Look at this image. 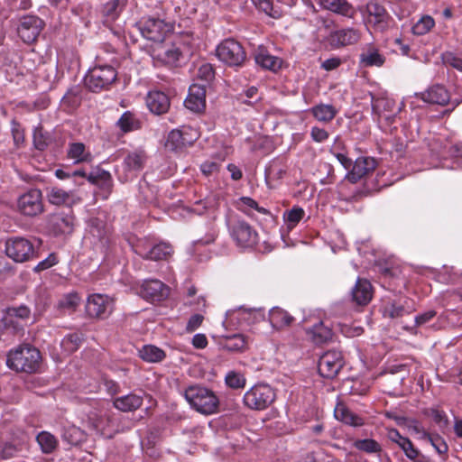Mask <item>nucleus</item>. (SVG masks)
Here are the masks:
<instances>
[{
  "mask_svg": "<svg viewBox=\"0 0 462 462\" xmlns=\"http://www.w3.org/2000/svg\"><path fill=\"white\" fill-rule=\"evenodd\" d=\"M41 363L42 356L40 351L29 344L19 346L14 350H11L6 360L9 368L16 372L28 374L37 372Z\"/></svg>",
  "mask_w": 462,
  "mask_h": 462,
  "instance_id": "1",
  "label": "nucleus"
},
{
  "mask_svg": "<svg viewBox=\"0 0 462 462\" xmlns=\"http://www.w3.org/2000/svg\"><path fill=\"white\" fill-rule=\"evenodd\" d=\"M185 399L190 406L204 415L217 412L219 399L213 391L199 385H191L185 390Z\"/></svg>",
  "mask_w": 462,
  "mask_h": 462,
  "instance_id": "2",
  "label": "nucleus"
},
{
  "mask_svg": "<svg viewBox=\"0 0 462 462\" xmlns=\"http://www.w3.org/2000/svg\"><path fill=\"white\" fill-rule=\"evenodd\" d=\"M137 26L142 35L147 40L154 42L155 44L166 40L168 34L174 30L172 23L152 16L142 18Z\"/></svg>",
  "mask_w": 462,
  "mask_h": 462,
  "instance_id": "3",
  "label": "nucleus"
},
{
  "mask_svg": "<svg viewBox=\"0 0 462 462\" xmlns=\"http://www.w3.org/2000/svg\"><path fill=\"white\" fill-rule=\"evenodd\" d=\"M116 69L109 65L96 66L85 77V86L92 92L107 89L116 79Z\"/></svg>",
  "mask_w": 462,
  "mask_h": 462,
  "instance_id": "4",
  "label": "nucleus"
},
{
  "mask_svg": "<svg viewBox=\"0 0 462 462\" xmlns=\"http://www.w3.org/2000/svg\"><path fill=\"white\" fill-rule=\"evenodd\" d=\"M217 58L230 67H241L246 60L243 46L232 38L222 41L217 47Z\"/></svg>",
  "mask_w": 462,
  "mask_h": 462,
  "instance_id": "5",
  "label": "nucleus"
},
{
  "mask_svg": "<svg viewBox=\"0 0 462 462\" xmlns=\"http://www.w3.org/2000/svg\"><path fill=\"white\" fill-rule=\"evenodd\" d=\"M5 251L6 255L15 263H25L36 257L33 244L22 236L8 238Z\"/></svg>",
  "mask_w": 462,
  "mask_h": 462,
  "instance_id": "6",
  "label": "nucleus"
},
{
  "mask_svg": "<svg viewBox=\"0 0 462 462\" xmlns=\"http://www.w3.org/2000/svg\"><path fill=\"white\" fill-rule=\"evenodd\" d=\"M275 399L273 390L267 384H255L244 395V403L251 410L266 409Z\"/></svg>",
  "mask_w": 462,
  "mask_h": 462,
  "instance_id": "7",
  "label": "nucleus"
},
{
  "mask_svg": "<svg viewBox=\"0 0 462 462\" xmlns=\"http://www.w3.org/2000/svg\"><path fill=\"white\" fill-rule=\"evenodd\" d=\"M85 310L88 318L105 319L114 310V300L106 294H91L87 299Z\"/></svg>",
  "mask_w": 462,
  "mask_h": 462,
  "instance_id": "8",
  "label": "nucleus"
},
{
  "mask_svg": "<svg viewBox=\"0 0 462 462\" xmlns=\"http://www.w3.org/2000/svg\"><path fill=\"white\" fill-rule=\"evenodd\" d=\"M360 39L361 32L359 30L347 27L330 31L325 37L324 42L330 49L337 50L356 44Z\"/></svg>",
  "mask_w": 462,
  "mask_h": 462,
  "instance_id": "9",
  "label": "nucleus"
},
{
  "mask_svg": "<svg viewBox=\"0 0 462 462\" xmlns=\"http://www.w3.org/2000/svg\"><path fill=\"white\" fill-rule=\"evenodd\" d=\"M134 253L145 260H166L172 253V246L167 243L152 245L147 240H139L134 247Z\"/></svg>",
  "mask_w": 462,
  "mask_h": 462,
  "instance_id": "10",
  "label": "nucleus"
},
{
  "mask_svg": "<svg viewBox=\"0 0 462 462\" xmlns=\"http://www.w3.org/2000/svg\"><path fill=\"white\" fill-rule=\"evenodd\" d=\"M152 56L153 60L166 66H177L178 61L182 56L180 46L173 42L164 40L154 44L152 49Z\"/></svg>",
  "mask_w": 462,
  "mask_h": 462,
  "instance_id": "11",
  "label": "nucleus"
},
{
  "mask_svg": "<svg viewBox=\"0 0 462 462\" xmlns=\"http://www.w3.org/2000/svg\"><path fill=\"white\" fill-rule=\"evenodd\" d=\"M343 365L342 353L337 350H328L320 356L318 370L322 377L332 379L337 375Z\"/></svg>",
  "mask_w": 462,
  "mask_h": 462,
  "instance_id": "12",
  "label": "nucleus"
},
{
  "mask_svg": "<svg viewBox=\"0 0 462 462\" xmlns=\"http://www.w3.org/2000/svg\"><path fill=\"white\" fill-rule=\"evenodd\" d=\"M20 213L27 217H36L43 212L42 194L38 189H32L21 195L17 201Z\"/></svg>",
  "mask_w": 462,
  "mask_h": 462,
  "instance_id": "13",
  "label": "nucleus"
},
{
  "mask_svg": "<svg viewBox=\"0 0 462 462\" xmlns=\"http://www.w3.org/2000/svg\"><path fill=\"white\" fill-rule=\"evenodd\" d=\"M47 227L55 236L71 234L74 228V217L70 213H52L48 216Z\"/></svg>",
  "mask_w": 462,
  "mask_h": 462,
  "instance_id": "14",
  "label": "nucleus"
},
{
  "mask_svg": "<svg viewBox=\"0 0 462 462\" xmlns=\"http://www.w3.org/2000/svg\"><path fill=\"white\" fill-rule=\"evenodd\" d=\"M42 28L43 22L39 17L26 15L21 18L17 32L25 43H32L38 38Z\"/></svg>",
  "mask_w": 462,
  "mask_h": 462,
  "instance_id": "15",
  "label": "nucleus"
},
{
  "mask_svg": "<svg viewBox=\"0 0 462 462\" xmlns=\"http://www.w3.org/2000/svg\"><path fill=\"white\" fill-rule=\"evenodd\" d=\"M366 11L367 23L372 25L374 30L384 32L390 27L392 18L383 5L371 2L367 4Z\"/></svg>",
  "mask_w": 462,
  "mask_h": 462,
  "instance_id": "16",
  "label": "nucleus"
},
{
  "mask_svg": "<svg viewBox=\"0 0 462 462\" xmlns=\"http://www.w3.org/2000/svg\"><path fill=\"white\" fill-rule=\"evenodd\" d=\"M231 236L242 246H252L256 244L257 233L247 222L237 220L232 224Z\"/></svg>",
  "mask_w": 462,
  "mask_h": 462,
  "instance_id": "17",
  "label": "nucleus"
},
{
  "mask_svg": "<svg viewBox=\"0 0 462 462\" xmlns=\"http://www.w3.org/2000/svg\"><path fill=\"white\" fill-rule=\"evenodd\" d=\"M139 294L150 301H162L168 297L169 288L159 280L144 281Z\"/></svg>",
  "mask_w": 462,
  "mask_h": 462,
  "instance_id": "18",
  "label": "nucleus"
},
{
  "mask_svg": "<svg viewBox=\"0 0 462 462\" xmlns=\"http://www.w3.org/2000/svg\"><path fill=\"white\" fill-rule=\"evenodd\" d=\"M376 167V162L372 157H358L346 178L352 183H356L363 177L369 174Z\"/></svg>",
  "mask_w": 462,
  "mask_h": 462,
  "instance_id": "19",
  "label": "nucleus"
},
{
  "mask_svg": "<svg viewBox=\"0 0 462 462\" xmlns=\"http://www.w3.org/2000/svg\"><path fill=\"white\" fill-rule=\"evenodd\" d=\"M185 106L190 111L199 113L206 107V88L204 86L193 84L189 87V95L184 101Z\"/></svg>",
  "mask_w": 462,
  "mask_h": 462,
  "instance_id": "20",
  "label": "nucleus"
},
{
  "mask_svg": "<svg viewBox=\"0 0 462 462\" xmlns=\"http://www.w3.org/2000/svg\"><path fill=\"white\" fill-rule=\"evenodd\" d=\"M416 96L426 103L440 106L447 105L450 98L448 91L441 85H434L424 92L417 93Z\"/></svg>",
  "mask_w": 462,
  "mask_h": 462,
  "instance_id": "21",
  "label": "nucleus"
},
{
  "mask_svg": "<svg viewBox=\"0 0 462 462\" xmlns=\"http://www.w3.org/2000/svg\"><path fill=\"white\" fill-rule=\"evenodd\" d=\"M47 199L48 201L56 206H69L76 204L79 201V198L72 191H66L58 187H51L47 189Z\"/></svg>",
  "mask_w": 462,
  "mask_h": 462,
  "instance_id": "22",
  "label": "nucleus"
},
{
  "mask_svg": "<svg viewBox=\"0 0 462 462\" xmlns=\"http://www.w3.org/2000/svg\"><path fill=\"white\" fill-rule=\"evenodd\" d=\"M146 104L151 112L156 115L166 113L170 108V98L162 91H150Z\"/></svg>",
  "mask_w": 462,
  "mask_h": 462,
  "instance_id": "23",
  "label": "nucleus"
},
{
  "mask_svg": "<svg viewBox=\"0 0 462 462\" xmlns=\"http://www.w3.org/2000/svg\"><path fill=\"white\" fill-rule=\"evenodd\" d=\"M219 346L227 352L244 353L248 349V338L243 334H233L224 337Z\"/></svg>",
  "mask_w": 462,
  "mask_h": 462,
  "instance_id": "24",
  "label": "nucleus"
},
{
  "mask_svg": "<svg viewBox=\"0 0 462 462\" xmlns=\"http://www.w3.org/2000/svg\"><path fill=\"white\" fill-rule=\"evenodd\" d=\"M335 418L353 427H361L365 424L362 417L350 411L344 403L338 402L334 409Z\"/></svg>",
  "mask_w": 462,
  "mask_h": 462,
  "instance_id": "25",
  "label": "nucleus"
},
{
  "mask_svg": "<svg viewBox=\"0 0 462 462\" xmlns=\"http://www.w3.org/2000/svg\"><path fill=\"white\" fill-rule=\"evenodd\" d=\"M143 396L135 393H129L113 400L114 407L123 412L134 411L143 405Z\"/></svg>",
  "mask_w": 462,
  "mask_h": 462,
  "instance_id": "26",
  "label": "nucleus"
},
{
  "mask_svg": "<svg viewBox=\"0 0 462 462\" xmlns=\"http://www.w3.org/2000/svg\"><path fill=\"white\" fill-rule=\"evenodd\" d=\"M88 228L90 235L97 240L100 248L106 249L109 237L105 222L97 217H92L88 220Z\"/></svg>",
  "mask_w": 462,
  "mask_h": 462,
  "instance_id": "27",
  "label": "nucleus"
},
{
  "mask_svg": "<svg viewBox=\"0 0 462 462\" xmlns=\"http://www.w3.org/2000/svg\"><path fill=\"white\" fill-rule=\"evenodd\" d=\"M385 57L374 46L369 45L359 55V64L362 67H382Z\"/></svg>",
  "mask_w": 462,
  "mask_h": 462,
  "instance_id": "28",
  "label": "nucleus"
},
{
  "mask_svg": "<svg viewBox=\"0 0 462 462\" xmlns=\"http://www.w3.org/2000/svg\"><path fill=\"white\" fill-rule=\"evenodd\" d=\"M353 300L359 305H366L372 299V285L365 279H357L352 291Z\"/></svg>",
  "mask_w": 462,
  "mask_h": 462,
  "instance_id": "29",
  "label": "nucleus"
},
{
  "mask_svg": "<svg viewBox=\"0 0 462 462\" xmlns=\"http://www.w3.org/2000/svg\"><path fill=\"white\" fill-rule=\"evenodd\" d=\"M319 4L324 9L346 17H353L356 13L354 7L346 0H319Z\"/></svg>",
  "mask_w": 462,
  "mask_h": 462,
  "instance_id": "30",
  "label": "nucleus"
},
{
  "mask_svg": "<svg viewBox=\"0 0 462 462\" xmlns=\"http://www.w3.org/2000/svg\"><path fill=\"white\" fill-rule=\"evenodd\" d=\"M127 0H107L102 6L101 13L106 21H115L123 12Z\"/></svg>",
  "mask_w": 462,
  "mask_h": 462,
  "instance_id": "31",
  "label": "nucleus"
},
{
  "mask_svg": "<svg viewBox=\"0 0 462 462\" xmlns=\"http://www.w3.org/2000/svg\"><path fill=\"white\" fill-rule=\"evenodd\" d=\"M312 116L319 122L328 123L337 114L336 107L329 104H319L311 108Z\"/></svg>",
  "mask_w": 462,
  "mask_h": 462,
  "instance_id": "32",
  "label": "nucleus"
},
{
  "mask_svg": "<svg viewBox=\"0 0 462 462\" xmlns=\"http://www.w3.org/2000/svg\"><path fill=\"white\" fill-rule=\"evenodd\" d=\"M399 424L403 425L410 434L414 435L420 440H425L429 435L421 423L415 419L401 418Z\"/></svg>",
  "mask_w": 462,
  "mask_h": 462,
  "instance_id": "33",
  "label": "nucleus"
},
{
  "mask_svg": "<svg viewBox=\"0 0 462 462\" xmlns=\"http://www.w3.org/2000/svg\"><path fill=\"white\" fill-rule=\"evenodd\" d=\"M146 159L147 156L143 151H134L127 154L124 162L128 171H141Z\"/></svg>",
  "mask_w": 462,
  "mask_h": 462,
  "instance_id": "34",
  "label": "nucleus"
},
{
  "mask_svg": "<svg viewBox=\"0 0 462 462\" xmlns=\"http://www.w3.org/2000/svg\"><path fill=\"white\" fill-rule=\"evenodd\" d=\"M255 62L261 67L272 70H275L281 67V60L268 54L264 50H259L255 54Z\"/></svg>",
  "mask_w": 462,
  "mask_h": 462,
  "instance_id": "35",
  "label": "nucleus"
},
{
  "mask_svg": "<svg viewBox=\"0 0 462 462\" xmlns=\"http://www.w3.org/2000/svg\"><path fill=\"white\" fill-rule=\"evenodd\" d=\"M139 353L143 360L151 363L160 362L165 357L162 349L152 345L144 346Z\"/></svg>",
  "mask_w": 462,
  "mask_h": 462,
  "instance_id": "36",
  "label": "nucleus"
},
{
  "mask_svg": "<svg viewBox=\"0 0 462 462\" xmlns=\"http://www.w3.org/2000/svg\"><path fill=\"white\" fill-rule=\"evenodd\" d=\"M435 26V20L428 14L422 15L411 27L414 35H425Z\"/></svg>",
  "mask_w": 462,
  "mask_h": 462,
  "instance_id": "37",
  "label": "nucleus"
},
{
  "mask_svg": "<svg viewBox=\"0 0 462 462\" xmlns=\"http://www.w3.org/2000/svg\"><path fill=\"white\" fill-rule=\"evenodd\" d=\"M86 147L83 143H72L69 144L68 156L76 161V162H89L91 154L86 152Z\"/></svg>",
  "mask_w": 462,
  "mask_h": 462,
  "instance_id": "38",
  "label": "nucleus"
},
{
  "mask_svg": "<svg viewBox=\"0 0 462 462\" xmlns=\"http://www.w3.org/2000/svg\"><path fill=\"white\" fill-rule=\"evenodd\" d=\"M116 125L124 133L131 132L141 127L139 120L129 111L125 112L121 116Z\"/></svg>",
  "mask_w": 462,
  "mask_h": 462,
  "instance_id": "39",
  "label": "nucleus"
},
{
  "mask_svg": "<svg viewBox=\"0 0 462 462\" xmlns=\"http://www.w3.org/2000/svg\"><path fill=\"white\" fill-rule=\"evenodd\" d=\"M80 302V297L77 292L64 295L58 302V309L64 311L74 312Z\"/></svg>",
  "mask_w": 462,
  "mask_h": 462,
  "instance_id": "40",
  "label": "nucleus"
},
{
  "mask_svg": "<svg viewBox=\"0 0 462 462\" xmlns=\"http://www.w3.org/2000/svg\"><path fill=\"white\" fill-rule=\"evenodd\" d=\"M183 129H175L170 132L165 143L167 149L171 151H179L185 148L183 142Z\"/></svg>",
  "mask_w": 462,
  "mask_h": 462,
  "instance_id": "41",
  "label": "nucleus"
},
{
  "mask_svg": "<svg viewBox=\"0 0 462 462\" xmlns=\"http://www.w3.org/2000/svg\"><path fill=\"white\" fill-rule=\"evenodd\" d=\"M332 336L331 328L325 326L323 322H319L312 328V338L317 344H322L330 340Z\"/></svg>",
  "mask_w": 462,
  "mask_h": 462,
  "instance_id": "42",
  "label": "nucleus"
},
{
  "mask_svg": "<svg viewBox=\"0 0 462 462\" xmlns=\"http://www.w3.org/2000/svg\"><path fill=\"white\" fill-rule=\"evenodd\" d=\"M36 439L37 442L41 446L42 452L45 454L51 453L57 448L56 438L49 432L42 431L38 434Z\"/></svg>",
  "mask_w": 462,
  "mask_h": 462,
  "instance_id": "43",
  "label": "nucleus"
},
{
  "mask_svg": "<svg viewBox=\"0 0 462 462\" xmlns=\"http://www.w3.org/2000/svg\"><path fill=\"white\" fill-rule=\"evenodd\" d=\"M413 311L412 306H404L400 302H393L385 309V314L391 319H399Z\"/></svg>",
  "mask_w": 462,
  "mask_h": 462,
  "instance_id": "44",
  "label": "nucleus"
},
{
  "mask_svg": "<svg viewBox=\"0 0 462 462\" xmlns=\"http://www.w3.org/2000/svg\"><path fill=\"white\" fill-rule=\"evenodd\" d=\"M226 384L232 389H243L246 379L243 374L236 371H229L225 377Z\"/></svg>",
  "mask_w": 462,
  "mask_h": 462,
  "instance_id": "45",
  "label": "nucleus"
},
{
  "mask_svg": "<svg viewBox=\"0 0 462 462\" xmlns=\"http://www.w3.org/2000/svg\"><path fill=\"white\" fill-rule=\"evenodd\" d=\"M270 322L273 328H281L289 326V316L281 309L273 308L270 311Z\"/></svg>",
  "mask_w": 462,
  "mask_h": 462,
  "instance_id": "46",
  "label": "nucleus"
},
{
  "mask_svg": "<svg viewBox=\"0 0 462 462\" xmlns=\"http://www.w3.org/2000/svg\"><path fill=\"white\" fill-rule=\"evenodd\" d=\"M405 456L414 461V462H424V457L420 456V453L418 448H416L410 439H407L402 444L400 443L399 447Z\"/></svg>",
  "mask_w": 462,
  "mask_h": 462,
  "instance_id": "47",
  "label": "nucleus"
},
{
  "mask_svg": "<svg viewBox=\"0 0 462 462\" xmlns=\"http://www.w3.org/2000/svg\"><path fill=\"white\" fill-rule=\"evenodd\" d=\"M51 142L48 133L43 131L42 126L36 127L33 132V144L39 151H44Z\"/></svg>",
  "mask_w": 462,
  "mask_h": 462,
  "instance_id": "48",
  "label": "nucleus"
},
{
  "mask_svg": "<svg viewBox=\"0 0 462 462\" xmlns=\"http://www.w3.org/2000/svg\"><path fill=\"white\" fill-rule=\"evenodd\" d=\"M424 441L429 442L439 455H446L448 451V444L439 434L429 433Z\"/></svg>",
  "mask_w": 462,
  "mask_h": 462,
  "instance_id": "49",
  "label": "nucleus"
},
{
  "mask_svg": "<svg viewBox=\"0 0 462 462\" xmlns=\"http://www.w3.org/2000/svg\"><path fill=\"white\" fill-rule=\"evenodd\" d=\"M257 9L273 18H280L282 14L270 0H252Z\"/></svg>",
  "mask_w": 462,
  "mask_h": 462,
  "instance_id": "50",
  "label": "nucleus"
},
{
  "mask_svg": "<svg viewBox=\"0 0 462 462\" xmlns=\"http://www.w3.org/2000/svg\"><path fill=\"white\" fill-rule=\"evenodd\" d=\"M354 447L366 453H376L381 450L379 443L372 439H357L354 442Z\"/></svg>",
  "mask_w": 462,
  "mask_h": 462,
  "instance_id": "51",
  "label": "nucleus"
},
{
  "mask_svg": "<svg viewBox=\"0 0 462 462\" xmlns=\"http://www.w3.org/2000/svg\"><path fill=\"white\" fill-rule=\"evenodd\" d=\"M83 438V432L79 428L75 426L69 427L64 430L62 434L63 440L67 441L70 445L79 444Z\"/></svg>",
  "mask_w": 462,
  "mask_h": 462,
  "instance_id": "52",
  "label": "nucleus"
},
{
  "mask_svg": "<svg viewBox=\"0 0 462 462\" xmlns=\"http://www.w3.org/2000/svg\"><path fill=\"white\" fill-rule=\"evenodd\" d=\"M441 58L445 65L450 66L458 71H462V58L451 51L442 53Z\"/></svg>",
  "mask_w": 462,
  "mask_h": 462,
  "instance_id": "53",
  "label": "nucleus"
},
{
  "mask_svg": "<svg viewBox=\"0 0 462 462\" xmlns=\"http://www.w3.org/2000/svg\"><path fill=\"white\" fill-rule=\"evenodd\" d=\"M62 105L70 109H75L80 105L81 97L79 93L73 90H69L62 97Z\"/></svg>",
  "mask_w": 462,
  "mask_h": 462,
  "instance_id": "54",
  "label": "nucleus"
},
{
  "mask_svg": "<svg viewBox=\"0 0 462 462\" xmlns=\"http://www.w3.org/2000/svg\"><path fill=\"white\" fill-rule=\"evenodd\" d=\"M82 342V337L77 333L68 335L62 340V346L66 350L74 352L76 351Z\"/></svg>",
  "mask_w": 462,
  "mask_h": 462,
  "instance_id": "55",
  "label": "nucleus"
},
{
  "mask_svg": "<svg viewBox=\"0 0 462 462\" xmlns=\"http://www.w3.org/2000/svg\"><path fill=\"white\" fill-rule=\"evenodd\" d=\"M31 310L25 305H21L19 307H10L6 309V316L8 318H19L22 319H28L30 316Z\"/></svg>",
  "mask_w": 462,
  "mask_h": 462,
  "instance_id": "56",
  "label": "nucleus"
},
{
  "mask_svg": "<svg viewBox=\"0 0 462 462\" xmlns=\"http://www.w3.org/2000/svg\"><path fill=\"white\" fill-rule=\"evenodd\" d=\"M99 177V183H97V186L107 194H110L113 189V180L110 172L107 171H102Z\"/></svg>",
  "mask_w": 462,
  "mask_h": 462,
  "instance_id": "57",
  "label": "nucleus"
},
{
  "mask_svg": "<svg viewBox=\"0 0 462 462\" xmlns=\"http://www.w3.org/2000/svg\"><path fill=\"white\" fill-rule=\"evenodd\" d=\"M240 201V207L243 210L245 211V208H254L255 209L256 211L260 212V213H263V214H267L268 213V210L262 208V207H259L258 203L253 199L252 198H249V197H242L240 198L239 199Z\"/></svg>",
  "mask_w": 462,
  "mask_h": 462,
  "instance_id": "58",
  "label": "nucleus"
},
{
  "mask_svg": "<svg viewBox=\"0 0 462 462\" xmlns=\"http://www.w3.org/2000/svg\"><path fill=\"white\" fill-rule=\"evenodd\" d=\"M58 263L57 256L55 254H50L47 258L41 261L34 268L33 271L36 273H40L42 271L47 270Z\"/></svg>",
  "mask_w": 462,
  "mask_h": 462,
  "instance_id": "59",
  "label": "nucleus"
},
{
  "mask_svg": "<svg viewBox=\"0 0 462 462\" xmlns=\"http://www.w3.org/2000/svg\"><path fill=\"white\" fill-rule=\"evenodd\" d=\"M310 135L313 141L317 143H323L328 140L329 134L323 128L313 126L310 131Z\"/></svg>",
  "mask_w": 462,
  "mask_h": 462,
  "instance_id": "60",
  "label": "nucleus"
},
{
  "mask_svg": "<svg viewBox=\"0 0 462 462\" xmlns=\"http://www.w3.org/2000/svg\"><path fill=\"white\" fill-rule=\"evenodd\" d=\"M286 171L280 169L278 165L273 164L269 169V172H266V181L269 184L270 180H281L286 176Z\"/></svg>",
  "mask_w": 462,
  "mask_h": 462,
  "instance_id": "61",
  "label": "nucleus"
},
{
  "mask_svg": "<svg viewBox=\"0 0 462 462\" xmlns=\"http://www.w3.org/2000/svg\"><path fill=\"white\" fill-rule=\"evenodd\" d=\"M204 320V317L201 314H194L192 315L186 326V331L193 332L197 328H199Z\"/></svg>",
  "mask_w": 462,
  "mask_h": 462,
  "instance_id": "62",
  "label": "nucleus"
},
{
  "mask_svg": "<svg viewBox=\"0 0 462 462\" xmlns=\"http://www.w3.org/2000/svg\"><path fill=\"white\" fill-rule=\"evenodd\" d=\"M215 72L211 65L204 64L199 69V77L206 81H210L214 79Z\"/></svg>",
  "mask_w": 462,
  "mask_h": 462,
  "instance_id": "63",
  "label": "nucleus"
},
{
  "mask_svg": "<svg viewBox=\"0 0 462 462\" xmlns=\"http://www.w3.org/2000/svg\"><path fill=\"white\" fill-rule=\"evenodd\" d=\"M342 64V60L339 57H333L327 59L321 63V68L327 71L334 70Z\"/></svg>",
  "mask_w": 462,
  "mask_h": 462,
  "instance_id": "64",
  "label": "nucleus"
}]
</instances>
